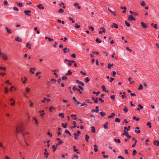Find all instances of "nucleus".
<instances>
[{
    "mask_svg": "<svg viewBox=\"0 0 159 159\" xmlns=\"http://www.w3.org/2000/svg\"><path fill=\"white\" fill-rule=\"evenodd\" d=\"M33 119L35 121V124L37 125L38 123V120L35 118L34 117L33 118Z\"/></svg>",
    "mask_w": 159,
    "mask_h": 159,
    "instance_id": "4d7b16f0",
    "label": "nucleus"
},
{
    "mask_svg": "<svg viewBox=\"0 0 159 159\" xmlns=\"http://www.w3.org/2000/svg\"><path fill=\"white\" fill-rule=\"evenodd\" d=\"M131 77H129L128 78V81L130 82V84H132L134 83V81H131Z\"/></svg>",
    "mask_w": 159,
    "mask_h": 159,
    "instance_id": "de8ad7c7",
    "label": "nucleus"
},
{
    "mask_svg": "<svg viewBox=\"0 0 159 159\" xmlns=\"http://www.w3.org/2000/svg\"><path fill=\"white\" fill-rule=\"evenodd\" d=\"M154 144L157 146H159V141H158L154 140Z\"/></svg>",
    "mask_w": 159,
    "mask_h": 159,
    "instance_id": "a211bd4d",
    "label": "nucleus"
},
{
    "mask_svg": "<svg viewBox=\"0 0 159 159\" xmlns=\"http://www.w3.org/2000/svg\"><path fill=\"white\" fill-rule=\"evenodd\" d=\"M64 11L63 10V9H60L58 11V12H59V13H62Z\"/></svg>",
    "mask_w": 159,
    "mask_h": 159,
    "instance_id": "09e8293b",
    "label": "nucleus"
},
{
    "mask_svg": "<svg viewBox=\"0 0 159 159\" xmlns=\"http://www.w3.org/2000/svg\"><path fill=\"white\" fill-rule=\"evenodd\" d=\"M8 4V2H7V1L6 0H5L4 1V2H3V4L4 5H7Z\"/></svg>",
    "mask_w": 159,
    "mask_h": 159,
    "instance_id": "680f3d73",
    "label": "nucleus"
},
{
    "mask_svg": "<svg viewBox=\"0 0 159 159\" xmlns=\"http://www.w3.org/2000/svg\"><path fill=\"white\" fill-rule=\"evenodd\" d=\"M130 126H129L128 127H127L126 126H125L124 127V129H125V130L126 129H127V131H129L130 128Z\"/></svg>",
    "mask_w": 159,
    "mask_h": 159,
    "instance_id": "ea45409f",
    "label": "nucleus"
},
{
    "mask_svg": "<svg viewBox=\"0 0 159 159\" xmlns=\"http://www.w3.org/2000/svg\"><path fill=\"white\" fill-rule=\"evenodd\" d=\"M113 66V64H111L110 63H109L108 64V68L109 69H110L111 68V66Z\"/></svg>",
    "mask_w": 159,
    "mask_h": 159,
    "instance_id": "58836bf2",
    "label": "nucleus"
},
{
    "mask_svg": "<svg viewBox=\"0 0 159 159\" xmlns=\"http://www.w3.org/2000/svg\"><path fill=\"white\" fill-rule=\"evenodd\" d=\"M133 119L134 120H136L137 121H139V119L138 118H137L135 116H133Z\"/></svg>",
    "mask_w": 159,
    "mask_h": 159,
    "instance_id": "13d9d810",
    "label": "nucleus"
},
{
    "mask_svg": "<svg viewBox=\"0 0 159 159\" xmlns=\"http://www.w3.org/2000/svg\"><path fill=\"white\" fill-rule=\"evenodd\" d=\"M112 76L113 77L115 76V75H116V73L115 71H112Z\"/></svg>",
    "mask_w": 159,
    "mask_h": 159,
    "instance_id": "0e129e2a",
    "label": "nucleus"
},
{
    "mask_svg": "<svg viewBox=\"0 0 159 159\" xmlns=\"http://www.w3.org/2000/svg\"><path fill=\"white\" fill-rule=\"evenodd\" d=\"M62 126L64 128H66V126L67 125V124L66 123L65 124H64V123H62L61 124Z\"/></svg>",
    "mask_w": 159,
    "mask_h": 159,
    "instance_id": "4c0bfd02",
    "label": "nucleus"
},
{
    "mask_svg": "<svg viewBox=\"0 0 159 159\" xmlns=\"http://www.w3.org/2000/svg\"><path fill=\"white\" fill-rule=\"evenodd\" d=\"M125 24L128 27L130 26V24L126 21L125 22Z\"/></svg>",
    "mask_w": 159,
    "mask_h": 159,
    "instance_id": "bf43d9fd",
    "label": "nucleus"
},
{
    "mask_svg": "<svg viewBox=\"0 0 159 159\" xmlns=\"http://www.w3.org/2000/svg\"><path fill=\"white\" fill-rule=\"evenodd\" d=\"M111 98L113 100H114L115 99V96L114 95H111L110 96Z\"/></svg>",
    "mask_w": 159,
    "mask_h": 159,
    "instance_id": "6e6d98bb",
    "label": "nucleus"
},
{
    "mask_svg": "<svg viewBox=\"0 0 159 159\" xmlns=\"http://www.w3.org/2000/svg\"><path fill=\"white\" fill-rule=\"evenodd\" d=\"M85 139L86 140V141L87 142H89V136L87 135H86L85 136Z\"/></svg>",
    "mask_w": 159,
    "mask_h": 159,
    "instance_id": "bb28decb",
    "label": "nucleus"
},
{
    "mask_svg": "<svg viewBox=\"0 0 159 159\" xmlns=\"http://www.w3.org/2000/svg\"><path fill=\"white\" fill-rule=\"evenodd\" d=\"M63 50L64 51V53H66L68 52H69L70 51V49L69 48H65L63 49Z\"/></svg>",
    "mask_w": 159,
    "mask_h": 159,
    "instance_id": "1a4fd4ad",
    "label": "nucleus"
},
{
    "mask_svg": "<svg viewBox=\"0 0 159 159\" xmlns=\"http://www.w3.org/2000/svg\"><path fill=\"white\" fill-rule=\"evenodd\" d=\"M93 94H96V96H97L98 94H100V92L99 91H98L97 92H95L94 91H93Z\"/></svg>",
    "mask_w": 159,
    "mask_h": 159,
    "instance_id": "603ef678",
    "label": "nucleus"
},
{
    "mask_svg": "<svg viewBox=\"0 0 159 159\" xmlns=\"http://www.w3.org/2000/svg\"><path fill=\"white\" fill-rule=\"evenodd\" d=\"M128 134V132L126 131L125 130H124V133L122 135H126L127 136Z\"/></svg>",
    "mask_w": 159,
    "mask_h": 159,
    "instance_id": "473e14b6",
    "label": "nucleus"
},
{
    "mask_svg": "<svg viewBox=\"0 0 159 159\" xmlns=\"http://www.w3.org/2000/svg\"><path fill=\"white\" fill-rule=\"evenodd\" d=\"M94 151L95 152H97L98 150V146H97L96 145H94Z\"/></svg>",
    "mask_w": 159,
    "mask_h": 159,
    "instance_id": "b1692460",
    "label": "nucleus"
},
{
    "mask_svg": "<svg viewBox=\"0 0 159 159\" xmlns=\"http://www.w3.org/2000/svg\"><path fill=\"white\" fill-rule=\"evenodd\" d=\"M128 20L131 21L133 20L135 21V19L131 15H129L128 16Z\"/></svg>",
    "mask_w": 159,
    "mask_h": 159,
    "instance_id": "20e7f679",
    "label": "nucleus"
},
{
    "mask_svg": "<svg viewBox=\"0 0 159 159\" xmlns=\"http://www.w3.org/2000/svg\"><path fill=\"white\" fill-rule=\"evenodd\" d=\"M29 102L30 103V107H32L33 106V102L31 100H30L29 101Z\"/></svg>",
    "mask_w": 159,
    "mask_h": 159,
    "instance_id": "49530a36",
    "label": "nucleus"
},
{
    "mask_svg": "<svg viewBox=\"0 0 159 159\" xmlns=\"http://www.w3.org/2000/svg\"><path fill=\"white\" fill-rule=\"evenodd\" d=\"M90 80V79L88 77H86L85 78V82L86 83L88 82Z\"/></svg>",
    "mask_w": 159,
    "mask_h": 159,
    "instance_id": "8fccbe9b",
    "label": "nucleus"
},
{
    "mask_svg": "<svg viewBox=\"0 0 159 159\" xmlns=\"http://www.w3.org/2000/svg\"><path fill=\"white\" fill-rule=\"evenodd\" d=\"M25 14V15H27L29 16H30V14L31 13V11H30L29 10H25L24 12Z\"/></svg>",
    "mask_w": 159,
    "mask_h": 159,
    "instance_id": "7ed1b4c3",
    "label": "nucleus"
},
{
    "mask_svg": "<svg viewBox=\"0 0 159 159\" xmlns=\"http://www.w3.org/2000/svg\"><path fill=\"white\" fill-rule=\"evenodd\" d=\"M98 100L102 103H103V102H104V100H102V98H98Z\"/></svg>",
    "mask_w": 159,
    "mask_h": 159,
    "instance_id": "69168bd1",
    "label": "nucleus"
},
{
    "mask_svg": "<svg viewBox=\"0 0 159 159\" xmlns=\"http://www.w3.org/2000/svg\"><path fill=\"white\" fill-rule=\"evenodd\" d=\"M72 74V72L70 70H69L68 71L67 73L66 74V75H70Z\"/></svg>",
    "mask_w": 159,
    "mask_h": 159,
    "instance_id": "a878e982",
    "label": "nucleus"
},
{
    "mask_svg": "<svg viewBox=\"0 0 159 159\" xmlns=\"http://www.w3.org/2000/svg\"><path fill=\"white\" fill-rule=\"evenodd\" d=\"M58 116L61 118H63L64 117V114L63 113H60L59 114Z\"/></svg>",
    "mask_w": 159,
    "mask_h": 159,
    "instance_id": "c756f323",
    "label": "nucleus"
},
{
    "mask_svg": "<svg viewBox=\"0 0 159 159\" xmlns=\"http://www.w3.org/2000/svg\"><path fill=\"white\" fill-rule=\"evenodd\" d=\"M141 24L142 27H143L144 28H146L147 27L146 24H145L143 22H142Z\"/></svg>",
    "mask_w": 159,
    "mask_h": 159,
    "instance_id": "4468645a",
    "label": "nucleus"
},
{
    "mask_svg": "<svg viewBox=\"0 0 159 159\" xmlns=\"http://www.w3.org/2000/svg\"><path fill=\"white\" fill-rule=\"evenodd\" d=\"M57 145H53L52 148V149H53V151L54 152L56 151L57 148Z\"/></svg>",
    "mask_w": 159,
    "mask_h": 159,
    "instance_id": "dca6fc26",
    "label": "nucleus"
},
{
    "mask_svg": "<svg viewBox=\"0 0 159 159\" xmlns=\"http://www.w3.org/2000/svg\"><path fill=\"white\" fill-rule=\"evenodd\" d=\"M27 80V79L25 77H22L21 79V81L23 84H25L26 83Z\"/></svg>",
    "mask_w": 159,
    "mask_h": 159,
    "instance_id": "39448f33",
    "label": "nucleus"
},
{
    "mask_svg": "<svg viewBox=\"0 0 159 159\" xmlns=\"http://www.w3.org/2000/svg\"><path fill=\"white\" fill-rule=\"evenodd\" d=\"M94 101L95 103H97L98 102V98H96L95 99Z\"/></svg>",
    "mask_w": 159,
    "mask_h": 159,
    "instance_id": "774afa93",
    "label": "nucleus"
},
{
    "mask_svg": "<svg viewBox=\"0 0 159 159\" xmlns=\"http://www.w3.org/2000/svg\"><path fill=\"white\" fill-rule=\"evenodd\" d=\"M0 69L1 70H3L4 71H5L6 70V67L0 66Z\"/></svg>",
    "mask_w": 159,
    "mask_h": 159,
    "instance_id": "5fc2aeb1",
    "label": "nucleus"
},
{
    "mask_svg": "<svg viewBox=\"0 0 159 159\" xmlns=\"http://www.w3.org/2000/svg\"><path fill=\"white\" fill-rule=\"evenodd\" d=\"M5 30H7V32L9 34H11V30L9 29L8 27H6L5 28Z\"/></svg>",
    "mask_w": 159,
    "mask_h": 159,
    "instance_id": "9d476101",
    "label": "nucleus"
},
{
    "mask_svg": "<svg viewBox=\"0 0 159 159\" xmlns=\"http://www.w3.org/2000/svg\"><path fill=\"white\" fill-rule=\"evenodd\" d=\"M140 4L142 6H146V3L144 1H142L141 3H140Z\"/></svg>",
    "mask_w": 159,
    "mask_h": 159,
    "instance_id": "72a5a7b5",
    "label": "nucleus"
},
{
    "mask_svg": "<svg viewBox=\"0 0 159 159\" xmlns=\"http://www.w3.org/2000/svg\"><path fill=\"white\" fill-rule=\"evenodd\" d=\"M65 133H67L69 134L70 136H71V134L70 133V132L67 130H66L65 131Z\"/></svg>",
    "mask_w": 159,
    "mask_h": 159,
    "instance_id": "3c124183",
    "label": "nucleus"
},
{
    "mask_svg": "<svg viewBox=\"0 0 159 159\" xmlns=\"http://www.w3.org/2000/svg\"><path fill=\"white\" fill-rule=\"evenodd\" d=\"M96 41L98 43H101L102 41L100 40L99 39L97 38L96 39Z\"/></svg>",
    "mask_w": 159,
    "mask_h": 159,
    "instance_id": "37998d69",
    "label": "nucleus"
},
{
    "mask_svg": "<svg viewBox=\"0 0 159 159\" xmlns=\"http://www.w3.org/2000/svg\"><path fill=\"white\" fill-rule=\"evenodd\" d=\"M73 90L74 91H75V90H77L78 89H77L75 86H74L73 87Z\"/></svg>",
    "mask_w": 159,
    "mask_h": 159,
    "instance_id": "e2e57ef3",
    "label": "nucleus"
},
{
    "mask_svg": "<svg viewBox=\"0 0 159 159\" xmlns=\"http://www.w3.org/2000/svg\"><path fill=\"white\" fill-rule=\"evenodd\" d=\"M37 7L40 9H44V7L41 4H39L37 6Z\"/></svg>",
    "mask_w": 159,
    "mask_h": 159,
    "instance_id": "2eb2a0df",
    "label": "nucleus"
},
{
    "mask_svg": "<svg viewBox=\"0 0 159 159\" xmlns=\"http://www.w3.org/2000/svg\"><path fill=\"white\" fill-rule=\"evenodd\" d=\"M91 131L93 133H95V127L93 126H92L91 127Z\"/></svg>",
    "mask_w": 159,
    "mask_h": 159,
    "instance_id": "393cba45",
    "label": "nucleus"
},
{
    "mask_svg": "<svg viewBox=\"0 0 159 159\" xmlns=\"http://www.w3.org/2000/svg\"><path fill=\"white\" fill-rule=\"evenodd\" d=\"M123 111L125 112L126 113L128 112V110L126 107H125L123 109Z\"/></svg>",
    "mask_w": 159,
    "mask_h": 159,
    "instance_id": "79ce46f5",
    "label": "nucleus"
},
{
    "mask_svg": "<svg viewBox=\"0 0 159 159\" xmlns=\"http://www.w3.org/2000/svg\"><path fill=\"white\" fill-rule=\"evenodd\" d=\"M46 100H47V98H44L43 99V100H42L41 101V102L43 103H44L45 102Z\"/></svg>",
    "mask_w": 159,
    "mask_h": 159,
    "instance_id": "052dcab7",
    "label": "nucleus"
},
{
    "mask_svg": "<svg viewBox=\"0 0 159 159\" xmlns=\"http://www.w3.org/2000/svg\"><path fill=\"white\" fill-rule=\"evenodd\" d=\"M123 95H122L121 97L122 98H126V96L125 95V92H123Z\"/></svg>",
    "mask_w": 159,
    "mask_h": 159,
    "instance_id": "f704fd0d",
    "label": "nucleus"
},
{
    "mask_svg": "<svg viewBox=\"0 0 159 159\" xmlns=\"http://www.w3.org/2000/svg\"><path fill=\"white\" fill-rule=\"evenodd\" d=\"M45 152L44 153V155L45 156L46 158H47L49 155V153L47 152V150L46 149H44Z\"/></svg>",
    "mask_w": 159,
    "mask_h": 159,
    "instance_id": "0eeeda50",
    "label": "nucleus"
},
{
    "mask_svg": "<svg viewBox=\"0 0 159 159\" xmlns=\"http://www.w3.org/2000/svg\"><path fill=\"white\" fill-rule=\"evenodd\" d=\"M16 89H17L16 87L14 86H12L10 88V91L11 92H13L14 91H16Z\"/></svg>",
    "mask_w": 159,
    "mask_h": 159,
    "instance_id": "423d86ee",
    "label": "nucleus"
},
{
    "mask_svg": "<svg viewBox=\"0 0 159 159\" xmlns=\"http://www.w3.org/2000/svg\"><path fill=\"white\" fill-rule=\"evenodd\" d=\"M115 114L114 113H112L111 115H109L107 117L108 119H110L113 118L115 116Z\"/></svg>",
    "mask_w": 159,
    "mask_h": 159,
    "instance_id": "ddd939ff",
    "label": "nucleus"
},
{
    "mask_svg": "<svg viewBox=\"0 0 159 159\" xmlns=\"http://www.w3.org/2000/svg\"><path fill=\"white\" fill-rule=\"evenodd\" d=\"M4 92L5 93H7L8 92V89L7 87H5L4 88Z\"/></svg>",
    "mask_w": 159,
    "mask_h": 159,
    "instance_id": "e433bc0d",
    "label": "nucleus"
},
{
    "mask_svg": "<svg viewBox=\"0 0 159 159\" xmlns=\"http://www.w3.org/2000/svg\"><path fill=\"white\" fill-rule=\"evenodd\" d=\"M5 83L7 84L10 85H11L12 84L11 83H10L9 81L8 80H6L5 81Z\"/></svg>",
    "mask_w": 159,
    "mask_h": 159,
    "instance_id": "864d4df0",
    "label": "nucleus"
},
{
    "mask_svg": "<svg viewBox=\"0 0 159 159\" xmlns=\"http://www.w3.org/2000/svg\"><path fill=\"white\" fill-rule=\"evenodd\" d=\"M111 28L114 27L116 29H117L118 28V25L115 23H113V25L111 26Z\"/></svg>",
    "mask_w": 159,
    "mask_h": 159,
    "instance_id": "f8f14e48",
    "label": "nucleus"
},
{
    "mask_svg": "<svg viewBox=\"0 0 159 159\" xmlns=\"http://www.w3.org/2000/svg\"><path fill=\"white\" fill-rule=\"evenodd\" d=\"M35 70V68H31L30 69V72L32 73V74H33L34 73V72L33 71Z\"/></svg>",
    "mask_w": 159,
    "mask_h": 159,
    "instance_id": "412c9836",
    "label": "nucleus"
},
{
    "mask_svg": "<svg viewBox=\"0 0 159 159\" xmlns=\"http://www.w3.org/2000/svg\"><path fill=\"white\" fill-rule=\"evenodd\" d=\"M24 130V128L22 123H19L16 127V130L17 133L23 132Z\"/></svg>",
    "mask_w": 159,
    "mask_h": 159,
    "instance_id": "f257e3e1",
    "label": "nucleus"
},
{
    "mask_svg": "<svg viewBox=\"0 0 159 159\" xmlns=\"http://www.w3.org/2000/svg\"><path fill=\"white\" fill-rule=\"evenodd\" d=\"M67 77L66 76H63L62 77V79L63 80H66L67 79Z\"/></svg>",
    "mask_w": 159,
    "mask_h": 159,
    "instance_id": "338daca9",
    "label": "nucleus"
},
{
    "mask_svg": "<svg viewBox=\"0 0 159 159\" xmlns=\"http://www.w3.org/2000/svg\"><path fill=\"white\" fill-rule=\"evenodd\" d=\"M56 109V108L53 107H50L49 108V110L50 112H52L53 110Z\"/></svg>",
    "mask_w": 159,
    "mask_h": 159,
    "instance_id": "f3484780",
    "label": "nucleus"
},
{
    "mask_svg": "<svg viewBox=\"0 0 159 159\" xmlns=\"http://www.w3.org/2000/svg\"><path fill=\"white\" fill-rule=\"evenodd\" d=\"M75 28L78 29L80 27V25H78L77 23H75Z\"/></svg>",
    "mask_w": 159,
    "mask_h": 159,
    "instance_id": "a19ab883",
    "label": "nucleus"
},
{
    "mask_svg": "<svg viewBox=\"0 0 159 159\" xmlns=\"http://www.w3.org/2000/svg\"><path fill=\"white\" fill-rule=\"evenodd\" d=\"M115 121L116 122H120V120L118 118H116L115 119Z\"/></svg>",
    "mask_w": 159,
    "mask_h": 159,
    "instance_id": "c03bdc74",
    "label": "nucleus"
},
{
    "mask_svg": "<svg viewBox=\"0 0 159 159\" xmlns=\"http://www.w3.org/2000/svg\"><path fill=\"white\" fill-rule=\"evenodd\" d=\"M31 44H30L29 43H27L26 45V47L28 48L29 49H31Z\"/></svg>",
    "mask_w": 159,
    "mask_h": 159,
    "instance_id": "4be33fe9",
    "label": "nucleus"
},
{
    "mask_svg": "<svg viewBox=\"0 0 159 159\" xmlns=\"http://www.w3.org/2000/svg\"><path fill=\"white\" fill-rule=\"evenodd\" d=\"M73 124L74 125V126H72V128H75L76 126V122L75 121H74L73 122Z\"/></svg>",
    "mask_w": 159,
    "mask_h": 159,
    "instance_id": "2f4dec72",
    "label": "nucleus"
},
{
    "mask_svg": "<svg viewBox=\"0 0 159 159\" xmlns=\"http://www.w3.org/2000/svg\"><path fill=\"white\" fill-rule=\"evenodd\" d=\"M26 134H30V133L29 132L26 131L22 133V135L23 136H25Z\"/></svg>",
    "mask_w": 159,
    "mask_h": 159,
    "instance_id": "cd10ccee",
    "label": "nucleus"
},
{
    "mask_svg": "<svg viewBox=\"0 0 159 159\" xmlns=\"http://www.w3.org/2000/svg\"><path fill=\"white\" fill-rule=\"evenodd\" d=\"M15 40L18 42H21L22 41V39H20L19 37H17L15 39Z\"/></svg>",
    "mask_w": 159,
    "mask_h": 159,
    "instance_id": "aec40b11",
    "label": "nucleus"
},
{
    "mask_svg": "<svg viewBox=\"0 0 159 159\" xmlns=\"http://www.w3.org/2000/svg\"><path fill=\"white\" fill-rule=\"evenodd\" d=\"M143 85L142 84H140L138 89V90H142L143 89Z\"/></svg>",
    "mask_w": 159,
    "mask_h": 159,
    "instance_id": "a18cd8bd",
    "label": "nucleus"
},
{
    "mask_svg": "<svg viewBox=\"0 0 159 159\" xmlns=\"http://www.w3.org/2000/svg\"><path fill=\"white\" fill-rule=\"evenodd\" d=\"M108 11L110 12H111L112 14V15L114 16H116V12L114 11H112L109 8H108Z\"/></svg>",
    "mask_w": 159,
    "mask_h": 159,
    "instance_id": "6ab92c4d",
    "label": "nucleus"
},
{
    "mask_svg": "<svg viewBox=\"0 0 159 159\" xmlns=\"http://www.w3.org/2000/svg\"><path fill=\"white\" fill-rule=\"evenodd\" d=\"M2 55V58L4 61H6L7 60L8 57L7 55L4 53H1Z\"/></svg>",
    "mask_w": 159,
    "mask_h": 159,
    "instance_id": "f03ea898",
    "label": "nucleus"
},
{
    "mask_svg": "<svg viewBox=\"0 0 159 159\" xmlns=\"http://www.w3.org/2000/svg\"><path fill=\"white\" fill-rule=\"evenodd\" d=\"M73 100L74 101V102H76V103L75 104V105L79 104L80 103L79 102H78L76 98L75 97H73L72 98Z\"/></svg>",
    "mask_w": 159,
    "mask_h": 159,
    "instance_id": "6e6552de",
    "label": "nucleus"
},
{
    "mask_svg": "<svg viewBox=\"0 0 159 159\" xmlns=\"http://www.w3.org/2000/svg\"><path fill=\"white\" fill-rule=\"evenodd\" d=\"M102 89L103 90V91L105 92H107V93H108L109 92V91L108 90H106V88L104 85H102Z\"/></svg>",
    "mask_w": 159,
    "mask_h": 159,
    "instance_id": "9b49d317",
    "label": "nucleus"
},
{
    "mask_svg": "<svg viewBox=\"0 0 159 159\" xmlns=\"http://www.w3.org/2000/svg\"><path fill=\"white\" fill-rule=\"evenodd\" d=\"M25 91L26 93H28L30 92V89L29 87L25 88Z\"/></svg>",
    "mask_w": 159,
    "mask_h": 159,
    "instance_id": "5701e85b",
    "label": "nucleus"
},
{
    "mask_svg": "<svg viewBox=\"0 0 159 159\" xmlns=\"http://www.w3.org/2000/svg\"><path fill=\"white\" fill-rule=\"evenodd\" d=\"M100 114L102 116H103L106 115V113L102 111L100 112Z\"/></svg>",
    "mask_w": 159,
    "mask_h": 159,
    "instance_id": "7c9ffc66",
    "label": "nucleus"
},
{
    "mask_svg": "<svg viewBox=\"0 0 159 159\" xmlns=\"http://www.w3.org/2000/svg\"><path fill=\"white\" fill-rule=\"evenodd\" d=\"M146 125L148 126L149 128H151L152 127L151 123V122H149L147 123Z\"/></svg>",
    "mask_w": 159,
    "mask_h": 159,
    "instance_id": "c85d7f7f",
    "label": "nucleus"
},
{
    "mask_svg": "<svg viewBox=\"0 0 159 159\" xmlns=\"http://www.w3.org/2000/svg\"><path fill=\"white\" fill-rule=\"evenodd\" d=\"M137 152L135 150H134L133 151L132 155L133 156H134L137 153Z\"/></svg>",
    "mask_w": 159,
    "mask_h": 159,
    "instance_id": "c9c22d12",
    "label": "nucleus"
}]
</instances>
